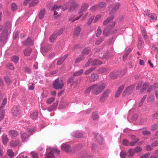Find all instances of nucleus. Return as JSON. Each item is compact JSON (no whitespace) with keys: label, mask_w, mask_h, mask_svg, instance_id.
I'll list each match as a JSON object with an SVG mask.
<instances>
[{"label":"nucleus","mask_w":158,"mask_h":158,"mask_svg":"<svg viewBox=\"0 0 158 158\" xmlns=\"http://www.w3.org/2000/svg\"><path fill=\"white\" fill-rule=\"evenodd\" d=\"M101 16H102V15H97L96 16V17L95 18V19L94 20V23H95L96 22H97L99 19L101 18Z\"/></svg>","instance_id":"e2e57ef3"},{"label":"nucleus","mask_w":158,"mask_h":158,"mask_svg":"<svg viewBox=\"0 0 158 158\" xmlns=\"http://www.w3.org/2000/svg\"><path fill=\"white\" fill-rule=\"evenodd\" d=\"M106 86L105 84L103 83L98 84H94L86 90L85 93H89L92 91L94 94L97 95L103 91L105 89Z\"/></svg>","instance_id":"f257e3e1"},{"label":"nucleus","mask_w":158,"mask_h":158,"mask_svg":"<svg viewBox=\"0 0 158 158\" xmlns=\"http://www.w3.org/2000/svg\"><path fill=\"white\" fill-rule=\"evenodd\" d=\"M96 69V67H93L87 70L86 71H85V75H88L90 73L92 72L94 70Z\"/></svg>","instance_id":"4c0bfd02"},{"label":"nucleus","mask_w":158,"mask_h":158,"mask_svg":"<svg viewBox=\"0 0 158 158\" xmlns=\"http://www.w3.org/2000/svg\"><path fill=\"white\" fill-rule=\"evenodd\" d=\"M73 136L76 138L81 137H82V134L79 132L77 131Z\"/></svg>","instance_id":"8fccbe9b"},{"label":"nucleus","mask_w":158,"mask_h":158,"mask_svg":"<svg viewBox=\"0 0 158 158\" xmlns=\"http://www.w3.org/2000/svg\"><path fill=\"white\" fill-rule=\"evenodd\" d=\"M44 43L43 42L41 44V52L43 54L44 53H45L48 52L51 48L50 45H48L44 47H43V46Z\"/></svg>","instance_id":"f8f14e48"},{"label":"nucleus","mask_w":158,"mask_h":158,"mask_svg":"<svg viewBox=\"0 0 158 158\" xmlns=\"http://www.w3.org/2000/svg\"><path fill=\"white\" fill-rule=\"evenodd\" d=\"M110 33V31L109 29V28L106 27L104 30L103 34L105 36H107L109 35Z\"/></svg>","instance_id":"c85d7f7f"},{"label":"nucleus","mask_w":158,"mask_h":158,"mask_svg":"<svg viewBox=\"0 0 158 158\" xmlns=\"http://www.w3.org/2000/svg\"><path fill=\"white\" fill-rule=\"evenodd\" d=\"M125 87V85L123 84L118 87L116 93L115 97H118L122 93L123 89Z\"/></svg>","instance_id":"f3484780"},{"label":"nucleus","mask_w":158,"mask_h":158,"mask_svg":"<svg viewBox=\"0 0 158 158\" xmlns=\"http://www.w3.org/2000/svg\"><path fill=\"white\" fill-rule=\"evenodd\" d=\"M120 4L118 2L114 4L111 10L110 14L111 15H114L118 10L120 6Z\"/></svg>","instance_id":"9d476101"},{"label":"nucleus","mask_w":158,"mask_h":158,"mask_svg":"<svg viewBox=\"0 0 158 158\" xmlns=\"http://www.w3.org/2000/svg\"><path fill=\"white\" fill-rule=\"evenodd\" d=\"M150 153H147L142 156H141L139 158H148L150 155Z\"/></svg>","instance_id":"774afa93"},{"label":"nucleus","mask_w":158,"mask_h":158,"mask_svg":"<svg viewBox=\"0 0 158 158\" xmlns=\"http://www.w3.org/2000/svg\"><path fill=\"white\" fill-rule=\"evenodd\" d=\"M32 49L31 48H28L24 50V54L25 56H29L31 53Z\"/></svg>","instance_id":"a878e982"},{"label":"nucleus","mask_w":158,"mask_h":158,"mask_svg":"<svg viewBox=\"0 0 158 158\" xmlns=\"http://www.w3.org/2000/svg\"><path fill=\"white\" fill-rule=\"evenodd\" d=\"M55 99V98L54 97H52L48 98L46 100V102L48 104H50L53 102Z\"/></svg>","instance_id":"e433bc0d"},{"label":"nucleus","mask_w":158,"mask_h":158,"mask_svg":"<svg viewBox=\"0 0 158 158\" xmlns=\"http://www.w3.org/2000/svg\"><path fill=\"white\" fill-rule=\"evenodd\" d=\"M135 153V150L132 149H130L128 151V156L131 157Z\"/></svg>","instance_id":"473e14b6"},{"label":"nucleus","mask_w":158,"mask_h":158,"mask_svg":"<svg viewBox=\"0 0 158 158\" xmlns=\"http://www.w3.org/2000/svg\"><path fill=\"white\" fill-rule=\"evenodd\" d=\"M102 63L101 62L98 60V59H94V60H92V65H99L101 64Z\"/></svg>","instance_id":"a19ab883"},{"label":"nucleus","mask_w":158,"mask_h":158,"mask_svg":"<svg viewBox=\"0 0 158 158\" xmlns=\"http://www.w3.org/2000/svg\"><path fill=\"white\" fill-rule=\"evenodd\" d=\"M70 5V9L72 10L77 8L78 5L74 0H71L69 2L67 3L64 6H63L62 9L63 11L66 10Z\"/></svg>","instance_id":"20e7f679"},{"label":"nucleus","mask_w":158,"mask_h":158,"mask_svg":"<svg viewBox=\"0 0 158 158\" xmlns=\"http://www.w3.org/2000/svg\"><path fill=\"white\" fill-rule=\"evenodd\" d=\"M12 112L13 115L15 117H19L20 112L18 107L14 106L12 109Z\"/></svg>","instance_id":"9b49d317"},{"label":"nucleus","mask_w":158,"mask_h":158,"mask_svg":"<svg viewBox=\"0 0 158 158\" xmlns=\"http://www.w3.org/2000/svg\"><path fill=\"white\" fill-rule=\"evenodd\" d=\"M7 31L5 30L2 31L0 37V42L1 44L3 45L5 44L7 40Z\"/></svg>","instance_id":"423d86ee"},{"label":"nucleus","mask_w":158,"mask_h":158,"mask_svg":"<svg viewBox=\"0 0 158 158\" xmlns=\"http://www.w3.org/2000/svg\"><path fill=\"white\" fill-rule=\"evenodd\" d=\"M58 102V101L56 100L52 105L48 108L47 110L49 111L55 110L57 106Z\"/></svg>","instance_id":"4468645a"},{"label":"nucleus","mask_w":158,"mask_h":158,"mask_svg":"<svg viewBox=\"0 0 158 158\" xmlns=\"http://www.w3.org/2000/svg\"><path fill=\"white\" fill-rule=\"evenodd\" d=\"M5 27L9 30H10L11 25L10 22H7L5 23Z\"/></svg>","instance_id":"37998d69"},{"label":"nucleus","mask_w":158,"mask_h":158,"mask_svg":"<svg viewBox=\"0 0 158 158\" xmlns=\"http://www.w3.org/2000/svg\"><path fill=\"white\" fill-rule=\"evenodd\" d=\"M98 78V76L96 73H93L91 75V78L94 81H96Z\"/></svg>","instance_id":"c756f323"},{"label":"nucleus","mask_w":158,"mask_h":158,"mask_svg":"<svg viewBox=\"0 0 158 158\" xmlns=\"http://www.w3.org/2000/svg\"><path fill=\"white\" fill-rule=\"evenodd\" d=\"M7 152L8 155L11 158H12L14 155V153L12 149H8Z\"/></svg>","instance_id":"2f4dec72"},{"label":"nucleus","mask_w":158,"mask_h":158,"mask_svg":"<svg viewBox=\"0 0 158 158\" xmlns=\"http://www.w3.org/2000/svg\"><path fill=\"white\" fill-rule=\"evenodd\" d=\"M134 89V86L133 85H131L127 87L123 92V95L125 96L126 95H128L131 94Z\"/></svg>","instance_id":"6e6552de"},{"label":"nucleus","mask_w":158,"mask_h":158,"mask_svg":"<svg viewBox=\"0 0 158 158\" xmlns=\"http://www.w3.org/2000/svg\"><path fill=\"white\" fill-rule=\"evenodd\" d=\"M19 143L20 141L19 140H13L10 142V144L11 147H14L17 146Z\"/></svg>","instance_id":"4be33fe9"},{"label":"nucleus","mask_w":158,"mask_h":158,"mask_svg":"<svg viewBox=\"0 0 158 158\" xmlns=\"http://www.w3.org/2000/svg\"><path fill=\"white\" fill-rule=\"evenodd\" d=\"M74 79L73 77H70L69 78L68 80L67 81V82L68 84H70L72 82Z\"/></svg>","instance_id":"338daca9"},{"label":"nucleus","mask_w":158,"mask_h":158,"mask_svg":"<svg viewBox=\"0 0 158 158\" xmlns=\"http://www.w3.org/2000/svg\"><path fill=\"white\" fill-rule=\"evenodd\" d=\"M146 95H144L141 100L139 104V106H141L142 105L143 103L146 98Z\"/></svg>","instance_id":"603ef678"},{"label":"nucleus","mask_w":158,"mask_h":158,"mask_svg":"<svg viewBox=\"0 0 158 158\" xmlns=\"http://www.w3.org/2000/svg\"><path fill=\"white\" fill-rule=\"evenodd\" d=\"M64 61V59H62L61 57L60 58L58 59L57 64L58 65H60L63 63Z\"/></svg>","instance_id":"3c124183"},{"label":"nucleus","mask_w":158,"mask_h":158,"mask_svg":"<svg viewBox=\"0 0 158 158\" xmlns=\"http://www.w3.org/2000/svg\"><path fill=\"white\" fill-rule=\"evenodd\" d=\"M23 43L24 45L26 46L31 45L32 44L31 40L30 38H28L26 41H23Z\"/></svg>","instance_id":"393cba45"},{"label":"nucleus","mask_w":158,"mask_h":158,"mask_svg":"<svg viewBox=\"0 0 158 158\" xmlns=\"http://www.w3.org/2000/svg\"><path fill=\"white\" fill-rule=\"evenodd\" d=\"M61 6H57L54 5L52 7V10H58V9L60 8Z\"/></svg>","instance_id":"13d9d810"},{"label":"nucleus","mask_w":158,"mask_h":158,"mask_svg":"<svg viewBox=\"0 0 158 158\" xmlns=\"http://www.w3.org/2000/svg\"><path fill=\"white\" fill-rule=\"evenodd\" d=\"M57 37L56 34L53 33L51 35L49 38V40L51 42H54V40L56 39Z\"/></svg>","instance_id":"72a5a7b5"},{"label":"nucleus","mask_w":158,"mask_h":158,"mask_svg":"<svg viewBox=\"0 0 158 158\" xmlns=\"http://www.w3.org/2000/svg\"><path fill=\"white\" fill-rule=\"evenodd\" d=\"M135 153H139L142 150V148L140 147H138L135 148L134 149Z\"/></svg>","instance_id":"6e6d98bb"},{"label":"nucleus","mask_w":158,"mask_h":158,"mask_svg":"<svg viewBox=\"0 0 158 158\" xmlns=\"http://www.w3.org/2000/svg\"><path fill=\"white\" fill-rule=\"evenodd\" d=\"M38 117V112L37 111H35L31 114L30 117L33 119H36Z\"/></svg>","instance_id":"cd10ccee"},{"label":"nucleus","mask_w":158,"mask_h":158,"mask_svg":"<svg viewBox=\"0 0 158 158\" xmlns=\"http://www.w3.org/2000/svg\"><path fill=\"white\" fill-rule=\"evenodd\" d=\"M19 60V57L17 56H13L11 59L12 61L14 62L15 64H16L18 62Z\"/></svg>","instance_id":"ea45409f"},{"label":"nucleus","mask_w":158,"mask_h":158,"mask_svg":"<svg viewBox=\"0 0 158 158\" xmlns=\"http://www.w3.org/2000/svg\"><path fill=\"white\" fill-rule=\"evenodd\" d=\"M123 144L124 145L127 146H129V141L126 139H124L123 140Z\"/></svg>","instance_id":"052dcab7"},{"label":"nucleus","mask_w":158,"mask_h":158,"mask_svg":"<svg viewBox=\"0 0 158 158\" xmlns=\"http://www.w3.org/2000/svg\"><path fill=\"white\" fill-rule=\"evenodd\" d=\"M64 85L63 80H59L58 78L55 80L53 84L54 87L56 89H61Z\"/></svg>","instance_id":"0eeeda50"},{"label":"nucleus","mask_w":158,"mask_h":158,"mask_svg":"<svg viewBox=\"0 0 158 158\" xmlns=\"http://www.w3.org/2000/svg\"><path fill=\"white\" fill-rule=\"evenodd\" d=\"M142 134L144 135H149L151 134V133L148 131H144L142 132Z\"/></svg>","instance_id":"0e129e2a"},{"label":"nucleus","mask_w":158,"mask_h":158,"mask_svg":"<svg viewBox=\"0 0 158 158\" xmlns=\"http://www.w3.org/2000/svg\"><path fill=\"white\" fill-rule=\"evenodd\" d=\"M89 6L88 4L87 3H85L83 4L81 8V10L79 13V16L76 17L74 20L72 21V22H74L75 21L79 19L81 16L82 15V13L85 11L88 8Z\"/></svg>","instance_id":"39448f33"},{"label":"nucleus","mask_w":158,"mask_h":158,"mask_svg":"<svg viewBox=\"0 0 158 158\" xmlns=\"http://www.w3.org/2000/svg\"><path fill=\"white\" fill-rule=\"evenodd\" d=\"M9 135L12 138L16 137L19 135L18 132L15 130H10L9 131Z\"/></svg>","instance_id":"aec40b11"},{"label":"nucleus","mask_w":158,"mask_h":158,"mask_svg":"<svg viewBox=\"0 0 158 158\" xmlns=\"http://www.w3.org/2000/svg\"><path fill=\"white\" fill-rule=\"evenodd\" d=\"M127 156V153L126 152L122 151L120 152V156L121 158H125Z\"/></svg>","instance_id":"de8ad7c7"},{"label":"nucleus","mask_w":158,"mask_h":158,"mask_svg":"<svg viewBox=\"0 0 158 158\" xmlns=\"http://www.w3.org/2000/svg\"><path fill=\"white\" fill-rule=\"evenodd\" d=\"M2 142L5 145L9 141V139L7 136L6 135H4L2 136Z\"/></svg>","instance_id":"7c9ffc66"},{"label":"nucleus","mask_w":158,"mask_h":158,"mask_svg":"<svg viewBox=\"0 0 158 158\" xmlns=\"http://www.w3.org/2000/svg\"><path fill=\"white\" fill-rule=\"evenodd\" d=\"M47 151L49 153H47L45 158H55L53 153H56L58 154L60 152V150L57 148H47Z\"/></svg>","instance_id":"7ed1b4c3"},{"label":"nucleus","mask_w":158,"mask_h":158,"mask_svg":"<svg viewBox=\"0 0 158 158\" xmlns=\"http://www.w3.org/2000/svg\"><path fill=\"white\" fill-rule=\"evenodd\" d=\"M144 14L146 15L149 16V20L151 22H154L156 19L157 17L155 14H149L148 13H147L146 14L144 13Z\"/></svg>","instance_id":"2eb2a0df"},{"label":"nucleus","mask_w":158,"mask_h":158,"mask_svg":"<svg viewBox=\"0 0 158 158\" xmlns=\"http://www.w3.org/2000/svg\"><path fill=\"white\" fill-rule=\"evenodd\" d=\"M125 87V85L123 84L118 87L116 93L115 97H118L122 93L123 89Z\"/></svg>","instance_id":"dca6fc26"},{"label":"nucleus","mask_w":158,"mask_h":158,"mask_svg":"<svg viewBox=\"0 0 158 158\" xmlns=\"http://www.w3.org/2000/svg\"><path fill=\"white\" fill-rule=\"evenodd\" d=\"M90 51V49L89 48H86L84 49L80 55L76 60L75 63H78L81 61L83 60L85 58V56L89 54Z\"/></svg>","instance_id":"f03ea898"},{"label":"nucleus","mask_w":158,"mask_h":158,"mask_svg":"<svg viewBox=\"0 0 158 158\" xmlns=\"http://www.w3.org/2000/svg\"><path fill=\"white\" fill-rule=\"evenodd\" d=\"M141 29L143 36L144 37V38L146 39L148 38V35L147 34L145 29L143 26L141 27Z\"/></svg>","instance_id":"bb28decb"},{"label":"nucleus","mask_w":158,"mask_h":158,"mask_svg":"<svg viewBox=\"0 0 158 158\" xmlns=\"http://www.w3.org/2000/svg\"><path fill=\"white\" fill-rule=\"evenodd\" d=\"M114 18V15H111L104 21L103 25L104 26L107 25Z\"/></svg>","instance_id":"412c9836"},{"label":"nucleus","mask_w":158,"mask_h":158,"mask_svg":"<svg viewBox=\"0 0 158 158\" xmlns=\"http://www.w3.org/2000/svg\"><path fill=\"white\" fill-rule=\"evenodd\" d=\"M110 92L109 90H107L103 92L100 98V101L101 102H105L108 97Z\"/></svg>","instance_id":"1a4fd4ad"},{"label":"nucleus","mask_w":158,"mask_h":158,"mask_svg":"<svg viewBox=\"0 0 158 158\" xmlns=\"http://www.w3.org/2000/svg\"><path fill=\"white\" fill-rule=\"evenodd\" d=\"M110 76L112 79H114L117 77V75L115 73L113 72L110 74Z\"/></svg>","instance_id":"a18cd8bd"},{"label":"nucleus","mask_w":158,"mask_h":158,"mask_svg":"<svg viewBox=\"0 0 158 158\" xmlns=\"http://www.w3.org/2000/svg\"><path fill=\"white\" fill-rule=\"evenodd\" d=\"M81 31V27L78 26L74 28V31H73V34L75 36H78L80 33Z\"/></svg>","instance_id":"6ab92c4d"},{"label":"nucleus","mask_w":158,"mask_h":158,"mask_svg":"<svg viewBox=\"0 0 158 158\" xmlns=\"http://www.w3.org/2000/svg\"><path fill=\"white\" fill-rule=\"evenodd\" d=\"M18 6L16 4L13 3L11 5V9L13 11L16 10Z\"/></svg>","instance_id":"09e8293b"},{"label":"nucleus","mask_w":158,"mask_h":158,"mask_svg":"<svg viewBox=\"0 0 158 158\" xmlns=\"http://www.w3.org/2000/svg\"><path fill=\"white\" fill-rule=\"evenodd\" d=\"M158 127V125L157 124H154L152 125L151 127V129L152 131H154L156 130Z\"/></svg>","instance_id":"864d4df0"},{"label":"nucleus","mask_w":158,"mask_h":158,"mask_svg":"<svg viewBox=\"0 0 158 158\" xmlns=\"http://www.w3.org/2000/svg\"><path fill=\"white\" fill-rule=\"evenodd\" d=\"M21 139L23 142H26L28 140L29 135L27 134L25 132H21L20 133Z\"/></svg>","instance_id":"ddd939ff"},{"label":"nucleus","mask_w":158,"mask_h":158,"mask_svg":"<svg viewBox=\"0 0 158 158\" xmlns=\"http://www.w3.org/2000/svg\"><path fill=\"white\" fill-rule=\"evenodd\" d=\"M45 12L46 10L44 8L41 9L39 14V18L40 19H42L44 18Z\"/></svg>","instance_id":"b1692460"},{"label":"nucleus","mask_w":158,"mask_h":158,"mask_svg":"<svg viewBox=\"0 0 158 158\" xmlns=\"http://www.w3.org/2000/svg\"><path fill=\"white\" fill-rule=\"evenodd\" d=\"M152 49L154 51H158V44L155 43L154 44L152 47Z\"/></svg>","instance_id":"49530a36"},{"label":"nucleus","mask_w":158,"mask_h":158,"mask_svg":"<svg viewBox=\"0 0 158 158\" xmlns=\"http://www.w3.org/2000/svg\"><path fill=\"white\" fill-rule=\"evenodd\" d=\"M32 158H38L37 153L35 152H32L31 153Z\"/></svg>","instance_id":"4d7b16f0"},{"label":"nucleus","mask_w":158,"mask_h":158,"mask_svg":"<svg viewBox=\"0 0 158 158\" xmlns=\"http://www.w3.org/2000/svg\"><path fill=\"white\" fill-rule=\"evenodd\" d=\"M61 148L62 150L68 152L70 150V146L68 144L64 143L61 145Z\"/></svg>","instance_id":"a211bd4d"},{"label":"nucleus","mask_w":158,"mask_h":158,"mask_svg":"<svg viewBox=\"0 0 158 158\" xmlns=\"http://www.w3.org/2000/svg\"><path fill=\"white\" fill-rule=\"evenodd\" d=\"M4 117V110H0V121L2 120Z\"/></svg>","instance_id":"79ce46f5"},{"label":"nucleus","mask_w":158,"mask_h":158,"mask_svg":"<svg viewBox=\"0 0 158 158\" xmlns=\"http://www.w3.org/2000/svg\"><path fill=\"white\" fill-rule=\"evenodd\" d=\"M139 141V139H136V140L133 142H131L129 143V145L132 146H134L138 141Z\"/></svg>","instance_id":"bf43d9fd"},{"label":"nucleus","mask_w":158,"mask_h":158,"mask_svg":"<svg viewBox=\"0 0 158 158\" xmlns=\"http://www.w3.org/2000/svg\"><path fill=\"white\" fill-rule=\"evenodd\" d=\"M39 2L38 0H33L29 4L30 7L35 6Z\"/></svg>","instance_id":"f704fd0d"},{"label":"nucleus","mask_w":158,"mask_h":158,"mask_svg":"<svg viewBox=\"0 0 158 158\" xmlns=\"http://www.w3.org/2000/svg\"><path fill=\"white\" fill-rule=\"evenodd\" d=\"M148 86V84L147 83H144L142 87V91H143L145 90V89Z\"/></svg>","instance_id":"680f3d73"},{"label":"nucleus","mask_w":158,"mask_h":158,"mask_svg":"<svg viewBox=\"0 0 158 158\" xmlns=\"http://www.w3.org/2000/svg\"><path fill=\"white\" fill-rule=\"evenodd\" d=\"M7 101V98H4L0 107V110H3V108L6 104Z\"/></svg>","instance_id":"58836bf2"},{"label":"nucleus","mask_w":158,"mask_h":158,"mask_svg":"<svg viewBox=\"0 0 158 158\" xmlns=\"http://www.w3.org/2000/svg\"><path fill=\"white\" fill-rule=\"evenodd\" d=\"M92 117L94 120H96L98 119V115L96 112L93 113L92 115Z\"/></svg>","instance_id":"5fc2aeb1"},{"label":"nucleus","mask_w":158,"mask_h":158,"mask_svg":"<svg viewBox=\"0 0 158 158\" xmlns=\"http://www.w3.org/2000/svg\"><path fill=\"white\" fill-rule=\"evenodd\" d=\"M92 59H89L87 62H86L85 64V67H88L89 66L90 64H92Z\"/></svg>","instance_id":"69168bd1"},{"label":"nucleus","mask_w":158,"mask_h":158,"mask_svg":"<svg viewBox=\"0 0 158 158\" xmlns=\"http://www.w3.org/2000/svg\"><path fill=\"white\" fill-rule=\"evenodd\" d=\"M102 33V30L100 27H99L97 30V33L96 34V36L97 37H99Z\"/></svg>","instance_id":"c03bdc74"},{"label":"nucleus","mask_w":158,"mask_h":158,"mask_svg":"<svg viewBox=\"0 0 158 158\" xmlns=\"http://www.w3.org/2000/svg\"><path fill=\"white\" fill-rule=\"evenodd\" d=\"M95 137L100 144H102L103 142V139L98 133L94 134Z\"/></svg>","instance_id":"5701e85b"},{"label":"nucleus","mask_w":158,"mask_h":158,"mask_svg":"<svg viewBox=\"0 0 158 158\" xmlns=\"http://www.w3.org/2000/svg\"><path fill=\"white\" fill-rule=\"evenodd\" d=\"M83 69H81L78 71L74 73L73 74V76L75 77L80 75L82 74V73H83Z\"/></svg>","instance_id":"c9c22d12"}]
</instances>
